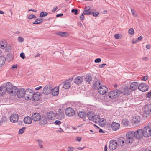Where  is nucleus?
Segmentation results:
<instances>
[{"mask_svg": "<svg viewBox=\"0 0 151 151\" xmlns=\"http://www.w3.org/2000/svg\"><path fill=\"white\" fill-rule=\"evenodd\" d=\"M5 87L6 88L7 91L8 93L13 95V93L14 92L15 93L17 87L15 86H14L10 82H7L6 84Z\"/></svg>", "mask_w": 151, "mask_h": 151, "instance_id": "obj_1", "label": "nucleus"}, {"mask_svg": "<svg viewBox=\"0 0 151 151\" xmlns=\"http://www.w3.org/2000/svg\"><path fill=\"white\" fill-rule=\"evenodd\" d=\"M117 142L119 146L121 147L125 146L127 144L129 143L127 139L123 137H119L117 139Z\"/></svg>", "mask_w": 151, "mask_h": 151, "instance_id": "obj_2", "label": "nucleus"}, {"mask_svg": "<svg viewBox=\"0 0 151 151\" xmlns=\"http://www.w3.org/2000/svg\"><path fill=\"white\" fill-rule=\"evenodd\" d=\"M121 94V91L119 90H114L111 91L109 94L108 96L111 99L117 98Z\"/></svg>", "mask_w": 151, "mask_h": 151, "instance_id": "obj_3", "label": "nucleus"}, {"mask_svg": "<svg viewBox=\"0 0 151 151\" xmlns=\"http://www.w3.org/2000/svg\"><path fill=\"white\" fill-rule=\"evenodd\" d=\"M34 93V91L31 89H27L25 90L24 96L26 100H31L33 97Z\"/></svg>", "mask_w": 151, "mask_h": 151, "instance_id": "obj_4", "label": "nucleus"}, {"mask_svg": "<svg viewBox=\"0 0 151 151\" xmlns=\"http://www.w3.org/2000/svg\"><path fill=\"white\" fill-rule=\"evenodd\" d=\"M126 138L129 143H132L134 139V137H135L134 131H130L127 132L126 134Z\"/></svg>", "mask_w": 151, "mask_h": 151, "instance_id": "obj_5", "label": "nucleus"}, {"mask_svg": "<svg viewBox=\"0 0 151 151\" xmlns=\"http://www.w3.org/2000/svg\"><path fill=\"white\" fill-rule=\"evenodd\" d=\"M17 90L15 91V93L14 92L13 93V95H17L19 98L23 97L25 95V90L23 88H20L19 89L17 88H16Z\"/></svg>", "mask_w": 151, "mask_h": 151, "instance_id": "obj_6", "label": "nucleus"}, {"mask_svg": "<svg viewBox=\"0 0 151 151\" xmlns=\"http://www.w3.org/2000/svg\"><path fill=\"white\" fill-rule=\"evenodd\" d=\"M143 136L145 137H148L151 135V129L149 126H147L142 129Z\"/></svg>", "mask_w": 151, "mask_h": 151, "instance_id": "obj_7", "label": "nucleus"}, {"mask_svg": "<svg viewBox=\"0 0 151 151\" xmlns=\"http://www.w3.org/2000/svg\"><path fill=\"white\" fill-rule=\"evenodd\" d=\"M149 86L145 83H142L139 85L138 89L142 92H145L148 90Z\"/></svg>", "mask_w": 151, "mask_h": 151, "instance_id": "obj_8", "label": "nucleus"}, {"mask_svg": "<svg viewBox=\"0 0 151 151\" xmlns=\"http://www.w3.org/2000/svg\"><path fill=\"white\" fill-rule=\"evenodd\" d=\"M118 144L116 140H111L110 141L109 147L110 150H113L117 147Z\"/></svg>", "mask_w": 151, "mask_h": 151, "instance_id": "obj_9", "label": "nucleus"}, {"mask_svg": "<svg viewBox=\"0 0 151 151\" xmlns=\"http://www.w3.org/2000/svg\"><path fill=\"white\" fill-rule=\"evenodd\" d=\"M65 114L69 116H72L75 114V111L71 107L66 109L65 111Z\"/></svg>", "mask_w": 151, "mask_h": 151, "instance_id": "obj_10", "label": "nucleus"}, {"mask_svg": "<svg viewBox=\"0 0 151 151\" xmlns=\"http://www.w3.org/2000/svg\"><path fill=\"white\" fill-rule=\"evenodd\" d=\"M51 85L50 84L47 85L44 87L42 93L45 95H47L51 93Z\"/></svg>", "mask_w": 151, "mask_h": 151, "instance_id": "obj_11", "label": "nucleus"}, {"mask_svg": "<svg viewBox=\"0 0 151 151\" xmlns=\"http://www.w3.org/2000/svg\"><path fill=\"white\" fill-rule=\"evenodd\" d=\"M134 133L135 137L137 139H141L143 136V131L141 129H139L135 132H134Z\"/></svg>", "mask_w": 151, "mask_h": 151, "instance_id": "obj_12", "label": "nucleus"}, {"mask_svg": "<svg viewBox=\"0 0 151 151\" xmlns=\"http://www.w3.org/2000/svg\"><path fill=\"white\" fill-rule=\"evenodd\" d=\"M99 93L101 95L105 94L108 91L107 88L104 86H100L98 89Z\"/></svg>", "mask_w": 151, "mask_h": 151, "instance_id": "obj_13", "label": "nucleus"}, {"mask_svg": "<svg viewBox=\"0 0 151 151\" xmlns=\"http://www.w3.org/2000/svg\"><path fill=\"white\" fill-rule=\"evenodd\" d=\"M55 117L57 119L61 120L64 119V114L63 112L61 111V109L58 111L55 114Z\"/></svg>", "mask_w": 151, "mask_h": 151, "instance_id": "obj_14", "label": "nucleus"}, {"mask_svg": "<svg viewBox=\"0 0 151 151\" xmlns=\"http://www.w3.org/2000/svg\"><path fill=\"white\" fill-rule=\"evenodd\" d=\"M144 111L145 114L148 115L150 114V112H151V104H147L145 105L144 107Z\"/></svg>", "mask_w": 151, "mask_h": 151, "instance_id": "obj_15", "label": "nucleus"}, {"mask_svg": "<svg viewBox=\"0 0 151 151\" xmlns=\"http://www.w3.org/2000/svg\"><path fill=\"white\" fill-rule=\"evenodd\" d=\"M32 119L35 121H37L40 120L41 116L40 113H33L32 116Z\"/></svg>", "mask_w": 151, "mask_h": 151, "instance_id": "obj_16", "label": "nucleus"}, {"mask_svg": "<svg viewBox=\"0 0 151 151\" xmlns=\"http://www.w3.org/2000/svg\"><path fill=\"white\" fill-rule=\"evenodd\" d=\"M131 89L129 87L126 86L123 89V90L121 92V93L124 95H129L132 91Z\"/></svg>", "mask_w": 151, "mask_h": 151, "instance_id": "obj_17", "label": "nucleus"}, {"mask_svg": "<svg viewBox=\"0 0 151 151\" xmlns=\"http://www.w3.org/2000/svg\"><path fill=\"white\" fill-rule=\"evenodd\" d=\"M83 76H79L74 79V82L77 85H79L83 82Z\"/></svg>", "mask_w": 151, "mask_h": 151, "instance_id": "obj_18", "label": "nucleus"}, {"mask_svg": "<svg viewBox=\"0 0 151 151\" xmlns=\"http://www.w3.org/2000/svg\"><path fill=\"white\" fill-rule=\"evenodd\" d=\"M18 115L17 114H14L11 116L10 119L12 122H16L18 121Z\"/></svg>", "mask_w": 151, "mask_h": 151, "instance_id": "obj_19", "label": "nucleus"}, {"mask_svg": "<svg viewBox=\"0 0 151 151\" xmlns=\"http://www.w3.org/2000/svg\"><path fill=\"white\" fill-rule=\"evenodd\" d=\"M40 119V123L44 125L47 124L48 119L46 115L42 116Z\"/></svg>", "mask_w": 151, "mask_h": 151, "instance_id": "obj_20", "label": "nucleus"}, {"mask_svg": "<svg viewBox=\"0 0 151 151\" xmlns=\"http://www.w3.org/2000/svg\"><path fill=\"white\" fill-rule=\"evenodd\" d=\"M138 83L135 82H133L130 84V88L132 91H134L136 90L139 86Z\"/></svg>", "mask_w": 151, "mask_h": 151, "instance_id": "obj_21", "label": "nucleus"}, {"mask_svg": "<svg viewBox=\"0 0 151 151\" xmlns=\"http://www.w3.org/2000/svg\"><path fill=\"white\" fill-rule=\"evenodd\" d=\"M46 115L47 117L48 120H52L55 117V114L52 111L47 113Z\"/></svg>", "mask_w": 151, "mask_h": 151, "instance_id": "obj_22", "label": "nucleus"}, {"mask_svg": "<svg viewBox=\"0 0 151 151\" xmlns=\"http://www.w3.org/2000/svg\"><path fill=\"white\" fill-rule=\"evenodd\" d=\"M32 99L35 101H38L40 99V93L39 92H36L33 95Z\"/></svg>", "mask_w": 151, "mask_h": 151, "instance_id": "obj_23", "label": "nucleus"}, {"mask_svg": "<svg viewBox=\"0 0 151 151\" xmlns=\"http://www.w3.org/2000/svg\"><path fill=\"white\" fill-rule=\"evenodd\" d=\"M120 125L119 123L113 122L111 124V128L114 131H117L119 129Z\"/></svg>", "mask_w": 151, "mask_h": 151, "instance_id": "obj_24", "label": "nucleus"}, {"mask_svg": "<svg viewBox=\"0 0 151 151\" xmlns=\"http://www.w3.org/2000/svg\"><path fill=\"white\" fill-rule=\"evenodd\" d=\"M90 7L88 6L85 7L83 12V14L84 15H90L91 14V12L90 11Z\"/></svg>", "mask_w": 151, "mask_h": 151, "instance_id": "obj_25", "label": "nucleus"}, {"mask_svg": "<svg viewBox=\"0 0 151 151\" xmlns=\"http://www.w3.org/2000/svg\"><path fill=\"white\" fill-rule=\"evenodd\" d=\"M92 76L90 74H87L86 75L85 78L86 82H88L89 84H90L91 82L92 81Z\"/></svg>", "mask_w": 151, "mask_h": 151, "instance_id": "obj_26", "label": "nucleus"}, {"mask_svg": "<svg viewBox=\"0 0 151 151\" xmlns=\"http://www.w3.org/2000/svg\"><path fill=\"white\" fill-rule=\"evenodd\" d=\"M32 118L29 116H27L25 117L24 119V123L27 124H30L32 121Z\"/></svg>", "mask_w": 151, "mask_h": 151, "instance_id": "obj_27", "label": "nucleus"}, {"mask_svg": "<svg viewBox=\"0 0 151 151\" xmlns=\"http://www.w3.org/2000/svg\"><path fill=\"white\" fill-rule=\"evenodd\" d=\"M59 89L58 87H55L52 89L51 92L53 96H57L59 93Z\"/></svg>", "mask_w": 151, "mask_h": 151, "instance_id": "obj_28", "label": "nucleus"}, {"mask_svg": "<svg viewBox=\"0 0 151 151\" xmlns=\"http://www.w3.org/2000/svg\"><path fill=\"white\" fill-rule=\"evenodd\" d=\"M101 83L99 80H97L93 84V88L96 89L98 87V86L100 85Z\"/></svg>", "mask_w": 151, "mask_h": 151, "instance_id": "obj_29", "label": "nucleus"}, {"mask_svg": "<svg viewBox=\"0 0 151 151\" xmlns=\"http://www.w3.org/2000/svg\"><path fill=\"white\" fill-rule=\"evenodd\" d=\"M68 80H67L63 85V87L65 89H68L70 86V83L68 82Z\"/></svg>", "mask_w": 151, "mask_h": 151, "instance_id": "obj_30", "label": "nucleus"}, {"mask_svg": "<svg viewBox=\"0 0 151 151\" xmlns=\"http://www.w3.org/2000/svg\"><path fill=\"white\" fill-rule=\"evenodd\" d=\"M7 91L6 88L5 86H2L0 87V94L2 95H4Z\"/></svg>", "mask_w": 151, "mask_h": 151, "instance_id": "obj_31", "label": "nucleus"}, {"mask_svg": "<svg viewBox=\"0 0 151 151\" xmlns=\"http://www.w3.org/2000/svg\"><path fill=\"white\" fill-rule=\"evenodd\" d=\"M78 115L81 118H85L86 117L87 114L85 111H81L78 113Z\"/></svg>", "mask_w": 151, "mask_h": 151, "instance_id": "obj_32", "label": "nucleus"}, {"mask_svg": "<svg viewBox=\"0 0 151 151\" xmlns=\"http://www.w3.org/2000/svg\"><path fill=\"white\" fill-rule=\"evenodd\" d=\"M6 58L3 56H0V67H2L6 62Z\"/></svg>", "mask_w": 151, "mask_h": 151, "instance_id": "obj_33", "label": "nucleus"}, {"mask_svg": "<svg viewBox=\"0 0 151 151\" xmlns=\"http://www.w3.org/2000/svg\"><path fill=\"white\" fill-rule=\"evenodd\" d=\"M92 117H93L91 121H93L95 123L98 122V121L100 119V116L99 115H94Z\"/></svg>", "mask_w": 151, "mask_h": 151, "instance_id": "obj_34", "label": "nucleus"}, {"mask_svg": "<svg viewBox=\"0 0 151 151\" xmlns=\"http://www.w3.org/2000/svg\"><path fill=\"white\" fill-rule=\"evenodd\" d=\"M56 34L63 37H65L68 35V33L62 32H58L56 33Z\"/></svg>", "mask_w": 151, "mask_h": 151, "instance_id": "obj_35", "label": "nucleus"}, {"mask_svg": "<svg viewBox=\"0 0 151 151\" xmlns=\"http://www.w3.org/2000/svg\"><path fill=\"white\" fill-rule=\"evenodd\" d=\"M140 118L139 116H135L133 117V122L134 123H137L140 122Z\"/></svg>", "mask_w": 151, "mask_h": 151, "instance_id": "obj_36", "label": "nucleus"}, {"mask_svg": "<svg viewBox=\"0 0 151 151\" xmlns=\"http://www.w3.org/2000/svg\"><path fill=\"white\" fill-rule=\"evenodd\" d=\"M35 141L38 142L39 147L40 148H43V141L42 140L37 139L35 140Z\"/></svg>", "mask_w": 151, "mask_h": 151, "instance_id": "obj_37", "label": "nucleus"}, {"mask_svg": "<svg viewBox=\"0 0 151 151\" xmlns=\"http://www.w3.org/2000/svg\"><path fill=\"white\" fill-rule=\"evenodd\" d=\"M88 116L89 120L91 121L93 118L92 117L94 116L92 114V112L91 111V112H89L88 114Z\"/></svg>", "mask_w": 151, "mask_h": 151, "instance_id": "obj_38", "label": "nucleus"}, {"mask_svg": "<svg viewBox=\"0 0 151 151\" xmlns=\"http://www.w3.org/2000/svg\"><path fill=\"white\" fill-rule=\"evenodd\" d=\"M48 14V13L46 12L42 11L40 13L39 17H43L47 16Z\"/></svg>", "mask_w": 151, "mask_h": 151, "instance_id": "obj_39", "label": "nucleus"}, {"mask_svg": "<svg viewBox=\"0 0 151 151\" xmlns=\"http://www.w3.org/2000/svg\"><path fill=\"white\" fill-rule=\"evenodd\" d=\"M100 119L99 121H98V122L99 123H103L104 125H105L106 124V122L105 119L103 118H101L100 117Z\"/></svg>", "mask_w": 151, "mask_h": 151, "instance_id": "obj_40", "label": "nucleus"}, {"mask_svg": "<svg viewBox=\"0 0 151 151\" xmlns=\"http://www.w3.org/2000/svg\"><path fill=\"white\" fill-rule=\"evenodd\" d=\"M26 129V128L25 127H22V128L20 129L19 132V134H21L23 133Z\"/></svg>", "mask_w": 151, "mask_h": 151, "instance_id": "obj_41", "label": "nucleus"}, {"mask_svg": "<svg viewBox=\"0 0 151 151\" xmlns=\"http://www.w3.org/2000/svg\"><path fill=\"white\" fill-rule=\"evenodd\" d=\"M93 11L91 12L93 14V16L94 17H97L99 14V13L96 12L95 9H93Z\"/></svg>", "mask_w": 151, "mask_h": 151, "instance_id": "obj_42", "label": "nucleus"}, {"mask_svg": "<svg viewBox=\"0 0 151 151\" xmlns=\"http://www.w3.org/2000/svg\"><path fill=\"white\" fill-rule=\"evenodd\" d=\"M128 32L129 34L131 35H133L134 33V31L133 29L132 28L128 30Z\"/></svg>", "mask_w": 151, "mask_h": 151, "instance_id": "obj_43", "label": "nucleus"}, {"mask_svg": "<svg viewBox=\"0 0 151 151\" xmlns=\"http://www.w3.org/2000/svg\"><path fill=\"white\" fill-rule=\"evenodd\" d=\"M131 12L133 15L135 17H137V14H136V12L135 11L132 9H131Z\"/></svg>", "mask_w": 151, "mask_h": 151, "instance_id": "obj_44", "label": "nucleus"}, {"mask_svg": "<svg viewBox=\"0 0 151 151\" xmlns=\"http://www.w3.org/2000/svg\"><path fill=\"white\" fill-rule=\"evenodd\" d=\"M122 124L124 125H127L129 121L127 120H123L122 121Z\"/></svg>", "mask_w": 151, "mask_h": 151, "instance_id": "obj_45", "label": "nucleus"}, {"mask_svg": "<svg viewBox=\"0 0 151 151\" xmlns=\"http://www.w3.org/2000/svg\"><path fill=\"white\" fill-rule=\"evenodd\" d=\"M36 18V16L33 14H31L29 15L28 17V18L29 19H32L33 18Z\"/></svg>", "mask_w": 151, "mask_h": 151, "instance_id": "obj_46", "label": "nucleus"}, {"mask_svg": "<svg viewBox=\"0 0 151 151\" xmlns=\"http://www.w3.org/2000/svg\"><path fill=\"white\" fill-rule=\"evenodd\" d=\"M71 12L74 13L75 15H76L78 14V10L77 9H72L71 11Z\"/></svg>", "mask_w": 151, "mask_h": 151, "instance_id": "obj_47", "label": "nucleus"}, {"mask_svg": "<svg viewBox=\"0 0 151 151\" xmlns=\"http://www.w3.org/2000/svg\"><path fill=\"white\" fill-rule=\"evenodd\" d=\"M68 149L67 150V151H73L75 148L70 146H68Z\"/></svg>", "mask_w": 151, "mask_h": 151, "instance_id": "obj_48", "label": "nucleus"}, {"mask_svg": "<svg viewBox=\"0 0 151 151\" xmlns=\"http://www.w3.org/2000/svg\"><path fill=\"white\" fill-rule=\"evenodd\" d=\"M24 39L22 37H18V40L19 42H20L21 43L22 42L24 41Z\"/></svg>", "mask_w": 151, "mask_h": 151, "instance_id": "obj_49", "label": "nucleus"}, {"mask_svg": "<svg viewBox=\"0 0 151 151\" xmlns=\"http://www.w3.org/2000/svg\"><path fill=\"white\" fill-rule=\"evenodd\" d=\"M54 124L57 125H59L61 124V122L59 120H56L54 122Z\"/></svg>", "mask_w": 151, "mask_h": 151, "instance_id": "obj_50", "label": "nucleus"}, {"mask_svg": "<svg viewBox=\"0 0 151 151\" xmlns=\"http://www.w3.org/2000/svg\"><path fill=\"white\" fill-rule=\"evenodd\" d=\"M42 21L38 22V20H37V19L35 21V22L33 23V24H40Z\"/></svg>", "mask_w": 151, "mask_h": 151, "instance_id": "obj_51", "label": "nucleus"}, {"mask_svg": "<svg viewBox=\"0 0 151 151\" xmlns=\"http://www.w3.org/2000/svg\"><path fill=\"white\" fill-rule=\"evenodd\" d=\"M146 97L151 98V91L149 92H147L146 96Z\"/></svg>", "mask_w": 151, "mask_h": 151, "instance_id": "obj_52", "label": "nucleus"}, {"mask_svg": "<svg viewBox=\"0 0 151 151\" xmlns=\"http://www.w3.org/2000/svg\"><path fill=\"white\" fill-rule=\"evenodd\" d=\"M120 35L119 34H116L115 35L114 37L116 39H119L121 38Z\"/></svg>", "mask_w": 151, "mask_h": 151, "instance_id": "obj_53", "label": "nucleus"}, {"mask_svg": "<svg viewBox=\"0 0 151 151\" xmlns=\"http://www.w3.org/2000/svg\"><path fill=\"white\" fill-rule=\"evenodd\" d=\"M101 60L100 58H97L95 60V62L96 63H99L101 62Z\"/></svg>", "mask_w": 151, "mask_h": 151, "instance_id": "obj_54", "label": "nucleus"}, {"mask_svg": "<svg viewBox=\"0 0 151 151\" xmlns=\"http://www.w3.org/2000/svg\"><path fill=\"white\" fill-rule=\"evenodd\" d=\"M20 56L23 59H24L25 58L24 54L23 52H22L20 54Z\"/></svg>", "mask_w": 151, "mask_h": 151, "instance_id": "obj_55", "label": "nucleus"}, {"mask_svg": "<svg viewBox=\"0 0 151 151\" xmlns=\"http://www.w3.org/2000/svg\"><path fill=\"white\" fill-rule=\"evenodd\" d=\"M106 64L104 63L100 65L99 66V67L100 68H103L104 67Z\"/></svg>", "mask_w": 151, "mask_h": 151, "instance_id": "obj_56", "label": "nucleus"}, {"mask_svg": "<svg viewBox=\"0 0 151 151\" xmlns=\"http://www.w3.org/2000/svg\"><path fill=\"white\" fill-rule=\"evenodd\" d=\"M148 79V77L147 76H143V78L142 79V80L144 81H146Z\"/></svg>", "mask_w": 151, "mask_h": 151, "instance_id": "obj_57", "label": "nucleus"}, {"mask_svg": "<svg viewBox=\"0 0 151 151\" xmlns=\"http://www.w3.org/2000/svg\"><path fill=\"white\" fill-rule=\"evenodd\" d=\"M82 139V138L79 137H77L76 138V140L78 141H80Z\"/></svg>", "mask_w": 151, "mask_h": 151, "instance_id": "obj_58", "label": "nucleus"}, {"mask_svg": "<svg viewBox=\"0 0 151 151\" xmlns=\"http://www.w3.org/2000/svg\"><path fill=\"white\" fill-rule=\"evenodd\" d=\"M80 17L81 19L82 20H83L84 19V17L83 15V14L82 13L81 14V15L80 16Z\"/></svg>", "mask_w": 151, "mask_h": 151, "instance_id": "obj_59", "label": "nucleus"}, {"mask_svg": "<svg viewBox=\"0 0 151 151\" xmlns=\"http://www.w3.org/2000/svg\"><path fill=\"white\" fill-rule=\"evenodd\" d=\"M151 45L150 44L147 45L146 46V47L147 49H150L151 47Z\"/></svg>", "mask_w": 151, "mask_h": 151, "instance_id": "obj_60", "label": "nucleus"}, {"mask_svg": "<svg viewBox=\"0 0 151 151\" xmlns=\"http://www.w3.org/2000/svg\"><path fill=\"white\" fill-rule=\"evenodd\" d=\"M137 42V40H135L134 39H133L132 40V43L133 44H135Z\"/></svg>", "mask_w": 151, "mask_h": 151, "instance_id": "obj_61", "label": "nucleus"}, {"mask_svg": "<svg viewBox=\"0 0 151 151\" xmlns=\"http://www.w3.org/2000/svg\"><path fill=\"white\" fill-rule=\"evenodd\" d=\"M63 14L62 13L58 14L56 15V17H59L63 16Z\"/></svg>", "mask_w": 151, "mask_h": 151, "instance_id": "obj_62", "label": "nucleus"}, {"mask_svg": "<svg viewBox=\"0 0 151 151\" xmlns=\"http://www.w3.org/2000/svg\"><path fill=\"white\" fill-rule=\"evenodd\" d=\"M42 88V86H40L36 88L35 89L36 90H38L41 88Z\"/></svg>", "mask_w": 151, "mask_h": 151, "instance_id": "obj_63", "label": "nucleus"}, {"mask_svg": "<svg viewBox=\"0 0 151 151\" xmlns=\"http://www.w3.org/2000/svg\"><path fill=\"white\" fill-rule=\"evenodd\" d=\"M148 59V58L147 57H145L142 58V60L145 61H146Z\"/></svg>", "mask_w": 151, "mask_h": 151, "instance_id": "obj_64", "label": "nucleus"}]
</instances>
